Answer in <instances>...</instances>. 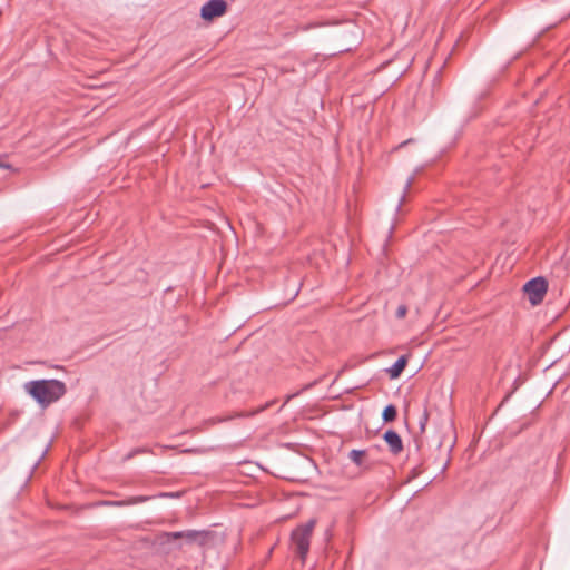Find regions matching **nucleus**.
<instances>
[{
	"mask_svg": "<svg viewBox=\"0 0 570 570\" xmlns=\"http://www.w3.org/2000/svg\"><path fill=\"white\" fill-rule=\"evenodd\" d=\"M407 364V356L403 355L401 356L392 367L387 370V373L391 379H397L401 373L404 371L405 366Z\"/></svg>",
	"mask_w": 570,
	"mask_h": 570,
	"instance_id": "6",
	"label": "nucleus"
},
{
	"mask_svg": "<svg viewBox=\"0 0 570 570\" xmlns=\"http://www.w3.org/2000/svg\"><path fill=\"white\" fill-rule=\"evenodd\" d=\"M397 411L394 405H387L383 411V420L385 422H392L396 419Z\"/></svg>",
	"mask_w": 570,
	"mask_h": 570,
	"instance_id": "10",
	"label": "nucleus"
},
{
	"mask_svg": "<svg viewBox=\"0 0 570 570\" xmlns=\"http://www.w3.org/2000/svg\"><path fill=\"white\" fill-rule=\"evenodd\" d=\"M383 438H384L385 442L387 443L390 451L393 454H399L400 452H402L403 443H402L400 435L395 431H393V430L386 431L384 433Z\"/></svg>",
	"mask_w": 570,
	"mask_h": 570,
	"instance_id": "5",
	"label": "nucleus"
},
{
	"mask_svg": "<svg viewBox=\"0 0 570 570\" xmlns=\"http://www.w3.org/2000/svg\"><path fill=\"white\" fill-rule=\"evenodd\" d=\"M254 413H255V412H252V413H243V412H240V413H237V414H236V416H239V417H240V416H250V415H253Z\"/></svg>",
	"mask_w": 570,
	"mask_h": 570,
	"instance_id": "14",
	"label": "nucleus"
},
{
	"mask_svg": "<svg viewBox=\"0 0 570 570\" xmlns=\"http://www.w3.org/2000/svg\"><path fill=\"white\" fill-rule=\"evenodd\" d=\"M0 167H6V168H8V167H9V165H6V164H3V163H0Z\"/></svg>",
	"mask_w": 570,
	"mask_h": 570,
	"instance_id": "15",
	"label": "nucleus"
},
{
	"mask_svg": "<svg viewBox=\"0 0 570 570\" xmlns=\"http://www.w3.org/2000/svg\"><path fill=\"white\" fill-rule=\"evenodd\" d=\"M315 527V520H309L307 523L297 527L292 533V541L296 554L305 560L309 550V540Z\"/></svg>",
	"mask_w": 570,
	"mask_h": 570,
	"instance_id": "2",
	"label": "nucleus"
},
{
	"mask_svg": "<svg viewBox=\"0 0 570 570\" xmlns=\"http://www.w3.org/2000/svg\"><path fill=\"white\" fill-rule=\"evenodd\" d=\"M426 421H428V413L425 412V413L423 414V421L421 422V430H422V431H423V430H424V428H425V423H426Z\"/></svg>",
	"mask_w": 570,
	"mask_h": 570,
	"instance_id": "13",
	"label": "nucleus"
},
{
	"mask_svg": "<svg viewBox=\"0 0 570 570\" xmlns=\"http://www.w3.org/2000/svg\"><path fill=\"white\" fill-rule=\"evenodd\" d=\"M24 391L41 406L47 407L67 392L66 384L58 380H35L23 385Z\"/></svg>",
	"mask_w": 570,
	"mask_h": 570,
	"instance_id": "1",
	"label": "nucleus"
},
{
	"mask_svg": "<svg viewBox=\"0 0 570 570\" xmlns=\"http://www.w3.org/2000/svg\"><path fill=\"white\" fill-rule=\"evenodd\" d=\"M227 11V2L225 0H209L200 9V17L205 21H213L223 17Z\"/></svg>",
	"mask_w": 570,
	"mask_h": 570,
	"instance_id": "4",
	"label": "nucleus"
},
{
	"mask_svg": "<svg viewBox=\"0 0 570 570\" xmlns=\"http://www.w3.org/2000/svg\"><path fill=\"white\" fill-rule=\"evenodd\" d=\"M548 284L543 277H537L525 283L524 293L528 295L530 303L534 306L543 301L547 293Z\"/></svg>",
	"mask_w": 570,
	"mask_h": 570,
	"instance_id": "3",
	"label": "nucleus"
},
{
	"mask_svg": "<svg viewBox=\"0 0 570 570\" xmlns=\"http://www.w3.org/2000/svg\"><path fill=\"white\" fill-rule=\"evenodd\" d=\"M149 499H150V497L139 495V497H132L126 501H105V502H102V504L114 505V507H124V505L144 503V502H147Z\"/></svg>",
	"mask_w": 570,
	"mask_h": 570,
	"instance_id": "7",
	"label": "nucleus"
},
{
	"mask_svg": "<svg viewBox=\"0 0 570 570\" xmlns=\"http://www.w3.org/2000/svg\"><path fill=\"white\" fill-rule=\"evenodd\" d=\"M406 312H407V308L405 305H400L396 309V317L397 318H403L405 317L406 315Z\"/></svg>",
	"mask_w": 570,
	"mask_h": 570,
	"instance_id": "11",
	"label": "nucleus"
},
{
	"mask_svg": "<svg viewBox=\"0 0 570 570\" xmlns=\"http://www.w3.org/2000/svg\"><path fill=\"white\" fill-rule=\"evenodd\" d=\"M365 451L363 450H352L348 454V458L352 462H354L357 466H362L365 458Z\"/></svg>",
	"mask_w": 570,
	"mask_h": 570,
	"instance_id": "9",
	"label": "nucleus"
},
{
	"mask_svg": "<svg viewBox=\"0 0 570 570\" xmlns=\"http://www.w3.org/2000/svg\"><path fill=\"white\" fill-rule=\"evenodd\" d=\"M197 535V532L195 531H181V532H166L163 534V538L166 539V541L170 540H177V539H187L189 541L195 540Z\"/></svg>",
	"mask_w": 570,
	"mask_h": 570,
	"instance_id": "8",
	"label": "nucleus"
},
{
	"mask_svg": "<svg viewBox=\"0 0 570 570\" xmlns=\"http://www.w3.org/2000/svg\"><path fill=\"white\" fill-rule=\"evenodd\" d=\"M180 495L179 492H176V493H160L158 497L160 498H167V497H171V498H178Z\"/></svg>",
	"mask_w": 570,
	"mask_h": 570,
	"instance_id": "12",
	"label": "nucleus"
}]
</instances>
